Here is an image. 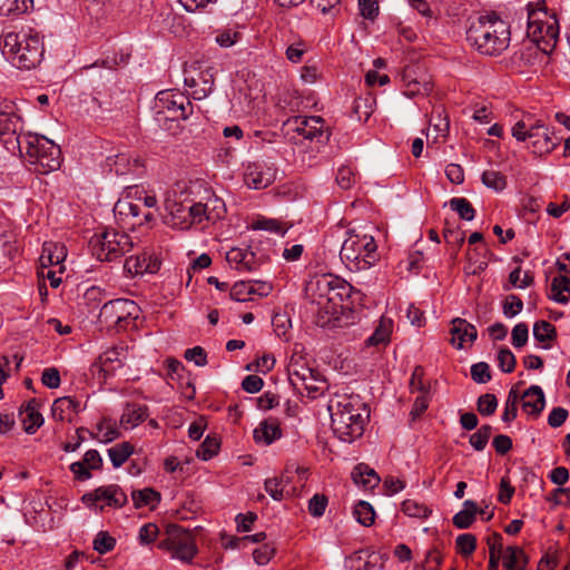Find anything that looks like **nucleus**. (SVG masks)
Segmentation results:
<instances>
[{
  "mask_svg": "<svg viewBox=\"0 0 570 570\" xmlns=\"http://www.w3.org/2000/svg\"><path fill=\"white\" fill-rule=\"evenodd\" d=\"M556 334V327L548 321H538L533 325V336L538 342L552 341Z\"/></svg>",
  "mask_w": 570,
  "mask_h": 570,
  "instance_id": "48",
  "label": "nucleus"
},
{
  "mask_svg": "<svg viewBox=\"0 0 570 570\" xmlns=\"http://www.w3.org/2000/svg\"><path fill=\"white\" fill-rule=\"evenodd\" d=\"M498 365L504 373H511L515 367V357L509 348H501L498 353Z\"/></svg>",
  "mask_w": 570,
  "mask_h": 570,
  "instance_id": "62",
  "label": "nucleus"
},
{
  "mask_svg": "<svg viewBox=\"0 0 570 570\" xmlns=\"http://www.w3.org/2000/svg\"><path fill=\"white\" fill-rule=\"evenodd\" d=\"M298 391H306L307 397L316 399L323 393L325 381L321 377L316 371L307 373L306 379H301L296 385H293Z\"/></svg>",
  "mask_w": 570,
  "mask_h": 570,
  "instance_id": "32",
  "label": "nucleus"
},
{
  "mask_svg": "<svg viewBox=\"0 0 570 570\" xmlns=\"http://www.w3.org/2000/svg\"><path fill=\"white\" fill-rule=\"evenodd\" d=\"M497 407L498 400L493 394H483L478 400V411L480 412L481 415H492L495 412Z\"/></svg>",
  "mask_w": 570,
  "mask_h": 570,
  "instance_id": "57",
  "label": "nucleus"
},
{
  "mask_svg": "<svg viewBox=\"0 0 570 570\" xmlns=\"http://www.w3.org/2000/svg\"><path fill=\"white\" fill-rule=\"evenodd\" d=\"M102 466V458L97 450H88L81 461L70 464L69 469L77 481H87L92 475L90 470H100Z\"/></svg>",
  "mask_w": 570,
  "mask_h": 570,
  "instance_id": "20",
  "label": "nucleus"
},
{
  "mask_svg": "<svg viewBox=\"0 0 570 570\" xmlns=\"http://www.w3.org/2000/svg\"><path fill=\"white\" fill-rule=\"evenodd\" d=\"M106 166L110 171H115L118 176L136 173L140 168L138 158L132 157L128 153H119L106 158Z\"/></svg>",
  "mask_w": 570,
  "mask_h": 570,
  "instance_id": "24",
  "label": "nucleus"
},
{
  "mask_svg": "<svg viewBox=\"0 0 570 570\" xmlns=\"http://www.w3.org/2000/svg\"><path fill=\"white\" fill-rule=\"evenodd\" d=\"M335 275L322 274L313 277L306 285V297L315 307L316 324L321 327H333L336 323V305L334 303Z\"/></svg>",
  "mask_w": 570,
  "mask_h": 570,
  "instance_id": "6",
  "label": "nucleus"
},
{
  "mask_svg": "<svg viewBox=\"0 0 570 570\" xmlns=\"http://www.w3.org/2000/svg\"><path fill=\"white\" fill-rule=\"evenodd\" d=\"M450 207L453 212L458 213L460 218L464 220H472L475 216V210L471 203L463 197H454L450 200Z\"/></svg>",
  "mask_w": 570,
  "mask_h": 570,
  "instance_id": "45",
  "label": "nucleus"
},
{
  "mask_svg": "<svg viewBox=\"0 0 570 570\" xmlns=\"http://www.w3.org/2000/svg\"><path fill=\"white\" fill-rule=\"evenodd\" d=\"M92 544H94V549L98 553L105 554L115 548L116 540L111 535H109L107 532L100 531L96 535Z\"/></svg>",
  "mask_w": 570,
  "mask_h": 570,
  "instance_id": "55",
  "label": "nucleus"
},
{
  "mask_svg": "<svg viewBox=\"0 0 570 570\" xmlns=\"http://www.w3.org/2000/svg\"><path fill=\"white\" fill-rule=\"evenodd\" d=\"M521 268H514L509 275V282L513 287L517 288H527L533 283V276L530 272H524L523 277H521Z\"/></svg>",
  "mask_w": 570,
  "mask_h": 570,
  "instance_id": "59",
  "label": "nucleus"
},
{
  "mask_svg": "<svg viewBox=\"0 0 570 570\" xmlns=\"http://www.w3.org/2000/svg\"><path fill=\"white\" fill-rule=\"evenodd\" d=\"M155 109L167 119L186 120L193 114V104L181 92L164 90L156 95Z\"/></svg>",
  "mask_w": 570,
  "mask_h": 570,
  "instance_id": "11",
  "label": "nucleus"
},
{
  "mask_svg": "<svg viewBox=\"0 0 570 570\" xmlns=\"http://www.w3.org/2000/svg\"><path fill=\"white\" fill-rule=\"evenodd\" d=\"M482 183L488 187L495 191H501L507 186V179L505 176L502 175L500 171L497 170H485L482 174Z\"/></svg>",
  "mask_w": 570,
  "mask_h": 570,
  "instance_id": "47",
  "label": "nucleus"
},
{
  "mask_svg": "<svg viewBox=\"0 0 570 570\" xmlns=\"http://www.w3.org/2000/svg\"><path fill=\"white\" fill-rule=\"evenodd\" d=\"M80 411V402L70 396H63L55 400L51 406L52 417L57 421H71V416Z\"/></svg>",
  "mask_w": 570,
  "mask_h": 570,
  "instance_id": "26",
  "label": "nucleus"
},
{
  "mask_svg": "<svg viewBox=\"0 0 570 570\" xmlns=\"http://www.w3.org/2000/svg\"><path fill=\"white\" fill-rule=\"evenodd\" d=\"M352 479L356 484L362 485L365 489H373L380 482L377 473L368 465L363 463L357 464L353 469Z\"/></svg>",
  "mask_w": 570,
  "mask_h": 570,
  "instance_id": "35",
  "label": "nucleus"
},
{
  "mask_svg": "<svg viewBox=\"0 0 570 570\" xmlns=\"http://www.w3.org/2000/svg\"><path fill=\"white\" fill-rule=\"evenodd\" d=\"M334 303L336 305V322L338 321L340 314H341V304L344 298L352 297L353 294H358V291H356L348 282L345 279L335 276L334 281Z\"/></svg>",
  "mask_w": 570,
  "mask_h": 570,
  "instance_id": "38",
  "label": "nucleus"
},
{
  "mask_svg": "<svg viewBox=\"0 0 570 570\" xmlns=\"http://www.w3.org/2000/svg\"><path fill=\"white\" fill-rule=\"evenodd\" d=\"M185 85L194 88L199 87L195 94L200 97H206L214 87V72L213 68L207 67L206 69L202 68V63L199 61H195L190 63L188 69H185Z\"/></svg>",
  "mask_w": 570,
  "mask_h": 570,
  "instance_id": "17",
  "label": "nucleus"
},
{
  "mask_svg": "<svg viewBox=\"0 0 570 570\" xmlns=\"http://www.w3.org/2000/svg\"><path fill=\"white\" fill-rule=\"evenodd\" d=\"M148 416V409L145 405L129 404L120 416V426L131 430L144 422Z\"/></svg>",
  "mask_w": 570,
  "mask_h": 570,
  "instance_id": "30",
  "label": "nucleus"
},
{
  "mask_svg": "<svg viewBox=\"0 0 570 570\" xmlns=\"http://www.w3.org/2000/svg\"><path fill=\"white\" fill-rule=\"evenodd\" d=\"M353 515L360 524L364 527H370L374 522L375 511L368 502L358 501L354 505Z\"/></svg>",
  "mask_w": 570,
  "mask_h": 570,
  "instance_id": "41",
  "label": "nucleus"
},
{
  "mask_svg": "<svg viewBox=\"0 0 570 570\" xmlns=\"http://www.w3.org/2000/svg\"><path fill=\"white\" fill-rule=\"evenodd\" d=\"M519 394L517 391L511 390L505 401L504 411L502 413V421L505 423L512 422L517 417Z\"/></svg>",
  "mask_w": 570,
  "mask_h": 570,
  "instance_id": "53",
  "label": "nucleus"
},
{
  "mask_svg": "<svg viewBox=\"0 0 570 570\" xmlns=\"http://www.w3.org/2000/svg\"><path fill=\"white\" fill-rule=\"evenodd\" d=\"M483 513L472 500L463 502V509L453 515L452 522L458 529H468L475 521V515Z\"/></svg>",
  "mask_w": 570,
  "mask_h": 570,
  "instance_id": "33",
  "label": "nucleus"
},
{
  "mask_svg": "<svg viewBox=\"0 0 570 570\" xmlns=\"http://www.w3.org/2000/svg\"><path fill=\"white\" fill-rule=\"evenodd\" d=\"M466 40L481 55L499 56L510 45V26L495 13L481 16L468 29Z\"/></svg>",
  "mask_w": 570,
  "mask_h": 570,
  "instance_id": "3",
  "label": "nucleus"
},
{
  "mask_svg": "<svg viewBox=\"0 0 570 570\" xmlns=\"http://www.w3.org/2000/svg\"><path fill=\"white\" fill-rule=\"evenodd\" d=\"M23 127L22 117L13 101H3L0 104V139L4 140L23 137L21 135Z\"/></svg>",
  "mask_w": 570,
  "mask_h": 570,
  "instance_id": "16",
  "label": "nucleus"
},
{
  "mask_svg": "<svg viewBox=\"0 0 570 570\" xmlns=\"http://www.w3.org/2000/svg\"><path fill=\"white\" fill-rule=\"evenodd\" d=\"M472 380L479 384H484L491 380L490 367L487 363L480 362L471 366Z\"/></svg>",
  "mask_w": 570,
  "mask_h": 570,
  "instance_id": "63",
  "label": "nucleus"
},
{
  "mask_svg": "<svg viewBox=\"0 0 570 570\" xmlns=\"http://www.w3.org/2000/svg\"><path fill=\"white\" fill-rule=\"evenodd\" d=\"M570 294V273L568 275H558L551 282L550 298L560 304L569 302Z\"/></svg>",
  "mask_w": 570,
  "mask_h": 570,
  "instance_id": "36",
  "label": "nucleus"
},
{
  "mask_svg": "<svg viewBox=\"0 0 570 570\" xmlns=\"http://www.w3.org/2000/svg\"><path fill=\"white\" fill-rule=\"evenodd\" d=\"M356 560L364 561V563L356 567L355 570H381L384 564L383 557L381 554L370 552L367 550L356 552Z\"/></svg>",
  "mask_w": 570,
  "mask_h": 570,
  "instance_id": "40",
  "label": "nucleus"
},
{
  "mask_svg": "<svg viewBox=\"0 0 570 570\" xmlns=\"http://www.w3.org/2000/svg\"><path fill=\"white\" fill-rule=\"evenodd\" d=\"M82 502L91 508L97 507L96 503L102 501L104 504L99 507L102 511L105 507L122 508L127 503V495L122 489L117 484L102 485L82 495Z\"/></svg>",
  "mask_w": 570,
  "mask_h": 570,
  "instance_id": "15",
  "label": "nucleus"
},
{
  "mask_svg": "<svg viewBox=\"0 0 570 570\" xmlns=\"http://www.w3.org/2000/svg\"><path fill=\"white\" fill-rule=\"evenodd\" d=\"M511 134L518 141L528 140V148L539 156L550 154L559 144V138L548 126L541 120H533L530 117L515 122Z\"/></svg>",
  "mask_w": 570,
  "mask_h": 570,
  "instance_id": "8",
  "label": "nucleus"
},
{
  "mask_svg": "<svg viewBox=\"0 0 570 570\" xmlns=\"http://www.w3.org/2000/svg\"><path fill=\"white\" fill-rule=\"evenodd\" d=\"M492 433L491 425H482L476 432L470 435V444L475 451H482L487 446Z\"/></svg>",
  "mask_w": 570,
  "mask_h": 570,
  "instance_id": "50",
  "label": "nucleus"
},
{
  "mask_svg": "<svg viewBox=\"0 0 570 570\" xmlns=\"http://www.w3.org/2000/svg\"><path fill=\"white\" fill-rule=\"evenodd\" d=\"M393 331V320L386 316H381L375 331L367 337L366 344L370 346L385 345L390 342V336Z\"/></svg>",
  "mask_w": 570,
  "mask_h": 570,
  "instance_id": "34",
  "label": "nucleus"
},
{
  "mask_svg": "<svg viewBox=\"0 0 570 570\" xmlns=\"http://www.w3.org/2000/svg\"><path fill=\"white\" fill-rule=\"evenodd\" d=\"M31 0H0L1 16H18L24 13Z\"/></svg>",
  "mask_w": 570,
  "mask_h": 570,
  "instance_id": "44",
  "label": "nucleus"
},
{
  "mask_svg": "<svg viewBox=\"0 0 570 570\" xmlns=\"http://www.w3.org/2000/svg\"><path fill=\"white\" fill-rule=\"evenodd\" d=\"M327 507V498L323 494H314L308 502V511L315 517L320 518L324 514Z\"/></svg>",
  "mask_w": 570,
  "mask_h": 570,
  "instance_id": "64",
  "label": "nucleus"
},
{
  "mask_svg": "<svg viewBox=\"0 0 570 570\" xmlns=\"http://www.w3.org/2000/svg\"><path fill=\"white\" fill-rule=\"evenodd\" d=\"M285 484L284 476L271 478L265 481V490L275 501H282L284 499Z\"/></svg>",
  "mask_w": 570,
  "mask_h": 570,
  "instance_id": "51",
  "label": "nucleus"
},
{
  "mask_svg": "<svg viewBox=\"0 0 570 570\" xmlns=\"http://www.w3.org/2000/svg\"><path fill=\"white\" fill-rule=\"evenodd\" d=\"M253 228L257 230H266L281 236H284L287 228L284 227L278 220L272 218L257 219L253 224Z\"/></svg>",
  "mask_w": 570,
  "mask_h": 570,
  "instance_id": "52",
  "label": "nucleus"
},
{
  "mask_svg": "<svg viewBox=\"0 0 570 570\" xmlns=\"http://www.w3.org/2000/svg\"><path fill=\"white\" fill-rule=\"evenodd\" d=\"M287 130L296 131L305 139H314L322 136L324 129V120L320 116H296L287 119L284 124Z\"/></svg>",
  "mask_w": 570,
  "mask_h": 570,
  "instance_id": "18",
  "label": "nucleus"
},
{
  "mask_svg": "<svg viewBox=\"0 0 570 570\" xmlns=\"http://www.w3.org/2000/svg\"><path fill=\"white\" fill-rule=\"evenodd\" d=\"M254 285L249 282H236L232 287L229 295L232 299L237 302H246L252 299Z\"/></svg>",
  "mask_w": 570,
  "mask_h": 570,
  "instance_id": "46",
  "label": "nucleus"
},
{
  "mask_svg": "<svg viewBox=\"0 0 570 570\" xmlns=\"http://www.w3.org/2000/svg\"><path fill=\"white\" fill-rule=\"evenodd\" d=\"M502 564L505 570H525L528 557L520 547L509 546L503 551Z\"/></svg>",
  "mask_w": 570,
  "mask_h": 570,
  "instance_id": "31",
  "label": "nucleus"
},
{
  "mask_svg": "<svg viewBox=\"0 0 570 570\" xmlns=\"http://www.w3.org/2000/svg\"><path fill=\"white\" fill-rule=\"evenodd\" d=\"M159 547L168 550L173 558L184 562H189L196 554L193 535L179 527L171 528Z\"/></svg>",
  "mask_w": 570,
  "mask_h": 570,
  "instance_id": "12",
  "label": "nucleus"
},
{
  "mask_svg": "<svg viewBox=\"0 0 570 570\" xmlns=\"http://www.w3.org/2000/svg\"><path fill=\"white\" fill-rule=\"evenodd\" d=\"M353 111L358 120L367 121L372 114V99L358 97L354 100Z\"/></svg>",
  "mask_w": 570,
  "mask_h": 570,
  "instance_id": "58",
  "label": "nucleus"
},
{
  "mask_svg": "<svg viewBox=\"0 0 570 570\" xmlns=\"http://www.w3.org/2000/svg\"><path fill=\"white\" fill-rule=\"evenodd\" d=\"M455 544L458 551L462 556L468 557L474 552L476 547V539L471 533H462L456 537Z\"/></svg>",
  "mask_w": 570,
  "mask_h": 570,
  "instance_id": "54",
  "label": "nucleus"
},
{
  "mask_svg": "<svg viewBox=\"0 0 570 570\" xmlns=\"http://www.w3.org/2000/svg\"><path fill=\"white\" fill-rule=\"evenodd\" d=\"M451 334V343L458 350L463 348L464 343H472L478 337V331L475 326L469 323L466 320L459 317L452 321Z\"/></svg>",
  "mask_w": 570,
  "mask_h": 570,
  "instance_id": "23",
  "label": "nucleus"
},
{
  "mask_svg": "<svg viewBox=\"0 0 570 570\" xmlns=\"http://www.w3.org/2000/svg\"><path fill=\"white\" fill-rule=\"evenodd\" d=\"M195 207L196 217L198 218L199 224L205 220H219L226 213L224 200L213 194H209L205 202L195 203Z\"/></svg>",
  "mask_w": 570,
  "mask_h": 570,
  "instance_id": "19",
  "label": "nucleus"
},
{
  "mask_svg": "<svg viewBox=\"0 0 570 570\" xmlns=\"http://www.w3.org/2000/svg\"><path fill=\"white\" fill-rule=\"evenodd\" d=\"M137 304L127 298H117L105 303L99 313V322L108 328L122 331L138 316Z\"/></svg>",
  "mask_w": 570,
  "mask_h": 570,
  "instance_id": "10",
  "label": "nucleus"
},
{
  "mask_svg": "<svg viewBox=\"0 0 570 570\" xmlns=\"http://www.w3.org/2000/svg\"><path fill=\"white\" fill-rule=\"evenodd\" d=\"M67 256L66 248L59 243H45L39 262L42 268L60 265Z\"/></svg>",
  "mask_w": 570,
  "mask_h": 570,
  "instance_id": "29",
  "label": "nucleus"
},
{
  "mask_svg": "<svg viewBox=\"0 0 570 570\" xmlns=\"http://www.w3.org/2000/svg\"><path fill=\"white\" fill-rule=\"evenodd\" d=\"M328 411L334 434L347 443L363 434L370 417L367 405L356 394L335 395L328 403Z\"/></svg>",
  "mask_w": 570,
  "mask_h": 570,
  "instance_id": "1",
  "label": "nucleus"
},
{
  "mask_svg": "<svg viewBox=\"0 0 570 570\" xmlns=\"http://www.w3.org/2000/svg\"><path fill=\"white\" fill-rule=\"evenodd\" d=\"M97 439L102 443H110L120 436L116 423L111 420L104 419L97 424Z\"/></svg>",
  "mask_w": 570,
  "mask_h": 570,
  "instance_id": "43",
  "label": "nucleus"
},
{
  "mask_svg": "<svg viewBox=\"0 0 570 570\" xmlns=\"http://www.w3.org/2000/svg\"><path fill=\"white\" fill-rule=\"evenodd\" d=\"M4 148L12 154L26 155L39 174L55 171L61 165L59 146L45 136L27 132L23 137L4 140Z\"/></svg>",
  "mask_w": 570,
  "mask_h": 570,
  "instance_id": "4",
  "label": "nucleus"
},
{
  "mask_svg": "<svg viewBox=\"0 0 570 570\" xmlns=\"http://www.w3.org/2000/svg\"><path fill=\"white\" fill-rule=\"evenodd\" d=\"M401 510L409 517L420 519H425L431 513V510L426 505L411 499L403 501Z\"/></svg>",
  "mask_w": 570,
  "mask_h": 570,
  "instance_id": "49",
  "label": "nucleus"
},
{
  "mask_svg": "<svg viewBox=\"0 0 570 570\" xmlns=\"http://www.w3.org/2000/svg\"><path fill=\"white\" fill-rule=\"evenodd\" d=\"M159 262L146 253L131 255L126 258L124 269L131 276L142 275L145 273L154 274L159 269Z\"/></svg>",
  "mask_w": 570,
  "mask_h": 570,
  "instance_id": "22",
  "label": "nucleus"
},
{
  "mask_svg": "<svg viewBox=\"0 0 570 570\" xmlns=\"http://www.w3.org/2000/svg\"><path fill=\"white\" fill-rule=\"evenodd\" d=\"M313 371L302 355L293 354L287 364L288 379L292 385H296L297 382L303 377L306 379L308 372Z\"/></svg>",
  "mask_w": 570,
  "mask_h": 570,
  "instance_id": "37",
  "label": "nucleus"
},
{
  "mask_svg": "<svg viewBox=\"0 0 570 570\" xmlns=\"http://www.w3.org/2000/svg\"><path fill=\"white\" fill-rule=\"evenodd\" d=\"M19 414L23 429L28 434H33L43 424V416L39 412L38 404L35 400L29 401L22 406Z\"/></svg>",
  "mask_w": 570,
  "mask_h": 570,
  "instance_id": "28",
  "label": "nucleus"
},
{
  "mask_svg": "<svg viewBox=\"0 0 570 570\" xmlns=\"http://www.w3.org/2000/svg\"><path fill=\"white\" fill-rule=\"evenodd\" d=\"M525 10L528 38L542 51L552 50L560 31L556 14L547 10L544 0L529 2Z\"/></svg>",
  "mask_w": 570,
  "mask_h": 570,
  "instance_id": "5",
  "label": "nucleus"
},
{
  "mask_svg": "<svg viewBox=\"0 0 570 570\" xmlns=\"http://www.w3.org/2000/svg\"><path fill=\"white\" fill-rule=\"evenodd\" d=\"M254 440L257 444L269 445L282 438V430L276 419L262 421L254 430Z\"/></svg>",
  "mask_w": 570,
  "mask_h": 570,
  "instance_id": "25",
  "label": "nucleus"
},
{
  "mask_svg": "<svg viewBox=\"0 0 570 570\" xmlns=\"http://www.w3.org/2000/svg\"><path fill=\"white\" fill-rule=\"evenodd\" d=\"M164 207L166 210L164 223L171 228L185 230L195 224H199L196 217L195 203L188 205L167 197Z\"/></svg>",
  "mask_w": 570,
  "mask_h": 570,
  "instance_id": "13",
  "label": "nucleus"
},
{
  "mask_svg": "<svg viewBox=\"0 0 570 570\" xmlns=\"http://www.w3.org/2000/svg\"><path fill=\"white\" fill-rule=\"evenodd\" d=\"M124 358L125 350L122 347H112L99 356V362L104 367H106L107 365H111L114 363L120 365Z\"/></svg>",
  "mask_w": 570,
  "mask_h": 570,
  "instance_id": "61",
  "label": "nucleus"
},
{
  "mask_svg": "<svg viewBox=\"0 0 570 570\" xmlns=\"http://www.w3.org/2000/svg\"><path fill=\"white\" fill-rule=\"evenodd\" d=\"M108 456L114 468H120L134 453V446L129 442L118 443L108 449Z\"/></svg>",
  "mask_w": 570,
  "mask_h": 570,
  "instance_id": "39",
  "label": "nucleus"
},
{
  "mask_svg": "<svg viewBox=\"0 0 570 570\" xmlns=\"http://www.w3.org/2000/svg\"><path fill=\"white\" fill-rule=\"evenodd\" d=\"M92 256L100 262H112L129 253L134 247L131 237L116 229L95 234L89 242Z\"/></svg>",
  "mask_w": 570,
  "mask_h": 570,
  "instance_id": "9",
  "label": "nucleus"
},
{
  "mask_svg": "<svg viewBox=\"0 0 570 570\" xmlns=\"http://www.w3.org/2000/svg\"><path fill=\"white\" fill-rule=\"evenodd\" d=\"M277 175L274 163L258 159L245 165L244 181L248 188L264 189L272 185Z\"/></svg>",
  "mask_w": 570,
  "mask_h": 570,
  "instance_id": "14",
  "label": "nucleus"
},
{
  "mask_svg": "<svg viewBox=\"0 0 570 570\" xmlns=\"http://www.w3.org/2000/svg\"><path fill=\"white\" fill-rule=\"evenodd\" d=\"M131 499L136 508L155 507L160 501V494L153 489L146 488L140 491H134Z\"/></svg>",
  "mask_w": 570,
  "mask_h": 570,
  "instance_id": "42",
  "label": "nucleus"
},
{
  "mask_svg": "<svg viewBox=\"0 0 570 570\" xmlns=\"http://www.w3.org/2000/svg\"><path fill=\"white\" fill-rule=\"evenodd\" d=\"M219 450V442L216 438L207 436L197 451V456L204 461L210 460L217 454Z\"/></svg>",
  "mask_w": 570,
  "mask_h": 570,
  "instance_id": "56",
  "label": "nucleus"
},
{
  "mask_svg": "<svg viewBox=\"0 0 570 570\" xmlns=\"http://www.w3.org/2000/svg\"><path fill=\"white\" fill-rule=\"evenodd\" d=\"M529 338V327L525 323L514 325L511 333L512 345L517 348L524 346Z\"/></svg>",
  "mask_w": 570,
  "mask_h": 570,
  "instance_id": "60",
  "label": "nucleus"
},
{
  "mask_svg": "<svg viewBox=\"0 0 570 570\" xmlns=\"http://www.w3.org/2000/svg\"><path fill=\"white\" fill-rule=\"evenodd\" d=\"M0 50L12 66L26 70L36 68L45 53L42 39L32 29L3 32Z\"/></svg>",
  "mask_w": 570,
  "mask_h": 570,
  "instance_id": "2",
  "label": "nucleus"
},
{
  "mask_svg": "<svg viewBox=\"0 0 570 570\" xmlns=\"http://www.w3.org/2000/svg\"><path fill=\"white\" fill-rule=\"evenodd\" d=\"M523 410L533 416H538L544 409L546 399L543 391L538 385H531L521 396Z\"/></svg>",
  "mask_w": 570,
  "mask_h": 570,
  "instance_id": "27",
  "label": "nucleus"
},
{
  "mask_svg": "<svg viewBox=\"0 0 570 570\" xmlns=\"http://www.w3.org/2000/svg\"><path fill=\"white\" fill-rule=\"evenodd\" d=\"M226 262L230 268L242 273L253 272L259 265L254 252L239 247H233L226 253Z\"/></svg>",
  "mask_w": 570,
  "mask_h": 570,
  "instance_id": "21",
  "label": "nucleus"
},
{
  "mask_svg": "<svg viewBox=\"0 0 570 570\" xmlns=\"http://www.w3.org/2000/svg\"><path fill=\"white\" fill-rule=\"evenodd\" d=\"M344 239L340 257L346 268L351 272L365 271L372 267L377 261V246L374 237L364 232L351 229Z\"/></svg>",
  "mask_w": 570,
  "mask_h": 570,
  "instance_id": "7",
  "label": "nucleus"
}]
</instances>
